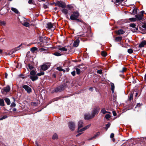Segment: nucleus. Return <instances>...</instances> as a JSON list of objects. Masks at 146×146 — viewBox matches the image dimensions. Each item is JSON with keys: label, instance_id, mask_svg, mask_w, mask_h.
Instances as JSON below:
<instances>
[{"label": "nucleus", "instance_id": "1", "mask_svg": "<svg viewBox=\"0 0 146 146\" xmlns=\"http://www.w3.org/2000/svg\"><path fill=\"white\" fill-rule=\"evenodd\" d=\"M79 15V13L78 12H74L70 17V19L72 20H78L79 21V20L77 18L78 17Z\"/></svg>", "mask_w": 146, "mask_h": 146}, {"label": "nucleus", "instance_id": "2", "mask_svg": "<svg viewBox=\"0 0 146 146\" xmlns=\"http://www.w3.org/2000/svg\"><path fill=\"white\" fill-rule=\"evenodd\" d=\"M54 4L56 6H58L62 8H64L66 7L65 3L62 1H56L54 3Z\"/></svg>", "mask_w": 146, "mask_h": 146}, {"label": "nucleus", "instance_id": "3", "mask_svg": "<svg viewBox=\"0 0 146 146\" xmlns=\"http://www.w3.org/2000/svg\"><path fill=\"white\" fill-rule=\"evenodd\" d=\"M129 26L130 27L133 28L132 29H131L133 32H135L138 30V27H136L135 24L134 23L130 24Z\"/></svg>", "mask_w": 146, "mask_h": 146}, {"label": "nucleus", "instance_id": "4", "mask_svg": "<svg viewBox=\"0 0 146 146\" xmlns=\"http://www.w3.org/2000/svg\"><path fill=\"white\" fill-rule=\"evenodd\" d=\"M23 88L28 93H30L32 92L31 88L27 85H24L23 86Z\"/></svg>", "mask_w": 146, "mask_h": 146}, {"label": "nucleus", "instance_id": "5", "mask_svg": "<svg viewBox=\"0 0 146 146\" xmlns=\"http://www.w3.org/2000/svg\"><path fill=\"white\" fill-rule=\"evenodd\" d=\"M68 126L70 129L72 131H73L75 128V125L74 123L72 122H69Z\"/></svg>", "mask_w": 146, "mask_h": 146}, {"label": "nucleus", "instance_id": "6", "mask_svg": "<svg viewBox=\"0 0 146 146\" xmlns=\"http://www.w3.org/2000/svg\"><path fill=\"white\" fill-rule=\"evenodd\" d=\"M21 23L23 25L26 27H29L30 26V24L26 19H24L23 21H21Z\"/></svg>", "mask_w": 146, "mask_h": 146}, {"label": "nucleus", "instance_id": "7", "mask_svg": "<svg viewBox=\"0 0 146 146\" xmlns=\"http://www.w3.org/2000/svg\"><path fill=\"white\" fill-rule=\"evenodd\" d=\"M50 67L49 65H47L46 64H43L41 66V69L44 71L46 70Z\"/></svg>", "mask_w": 146, "mask_h": 146}, {"label": "nucleus", "instance_id": "8", "mask_svg": "<svg viewBox=\"0 0 146 146\" xmlns=\"http://www.w3.org/2000/svg\"><path fill=\"white\" fill-rule=\"evenodd\" d=\"M146 46V41L144 40L142 41L139 44V48H142L145 46Z\"/></svg>", "mask_w": 146, "mask_h": 146}, {"label": "nucleus", "instance_id": "9", "mask_svg": "<svg viewBox=\"0 0 146 146\" xmlns=\"http://www.w3.org/2000/svg\"><path fill=\"white\" fill-rule=\"evenodd\" d=\"M92 115H90V114H86L84 115V118L86 120H89L90 119L93 118Z\"/></svg>", "mask_w": 146, "mask_h": 146}, {"label": "nucleus", "instance_id": "10", "mask_svg": "<svg viewBox=\"0 0 146 146\" xmlns=\"http://www.w3.org/2000/svg\"><path fill=\"white\" fill-rule=\"evenodd\" d=\"M10 90V88L9 86H7L4 87L3 89V90L6 92H9Z\"/></svg>", "mask_w": 146, "mask_h": 146}, {"label": "nucleus", "instance_id": "11", "mask_svg": "<svg viewBox=\"0 0 146 146\" xmlns=\"http://www.w3.org/2000/svg\"><path fill=\"white\" fill-rule=\"evenodd\" d=\"M80 42L79 40L78 39H76L73 43V46L74 47H77Z\"/></svg>", "mask_w": 146, "mask_h": 146}, {"label": "nucleus", "instance_id": "12", "mask_svg": "<svg viewBox=\"0 0 146 146\" xmlns=\"http://www.w3.org/2000/svg\"><path fill=\"white\" fill-rule=\"evenodd\" d=\"M99 111V110L98 109H96L94 110L93 111L92 114V117H94L96 114L98 113Z\"/></svg>", "mask_w": 146, "mask_h": 146}, {"label": "nucleus", "instance_id": "13", "mask_svg": "<svg viewBox=\"0 0 146 146\" xmlns=\"http://www.w3.org/2000/svg\"><path fill=\"white\" fill-rule=\"evenodd\" d=\"M30 78L33 81L37 80L38 79V77L37 75L35 76H30Z\"/></svg>", "mask_w": 146, "mask_h": 146}, {"label": "nucleus", "instance_id": "14", "mask_svg": "<svg viewBox=\"0 0 146 146\" xmlns=\"http://www.w3.org/2000/svg\"><path fill=\"white\" fill-rule=\"evenodd\" d=\"M78 128H80L81 127L83 126V122L82 121H79L78 123Z\"/></svg>", "mask_w": 146, "mask_h": 146}, {"label": "nucleus", "instance_id": "15", "mask_svg": "<svg viewBox=\"0 0 146 146\" xmlns=\"http://www.w3.org/2000/svg\"><path fill=\"white\" fill-rule=\"evenodd\" d=\"M143 15H137L135 16V17L139 20H141Z\"/></svg>", "mask_w": 146, "mask_h": 146}, {"label": "nucleus", "instance_id": "16", "mask_svg": "<svg viewBox=\"0 0 146 146\" xmlns=\"http://www.w3.org/2000/svg\"><path fill=\"white\" fill-rule=\"evenodd\" d=\"M46 27L48 29H50L53 28V25L51 23H48L47 24Z\"/></svg>", "mask_w": 146, "mask_h": 146}, {"label": "nucleus", "instance_id": "17", "mask_svg": "<svg viewBox=\"0 0 146 146\" xmlns=\"http://www.w3.org/2000/svg\"><path fill=\"white\" fill-rule=\"evenodd\" d=\"M124 33V31L122 29H119L116 31V33L118 35L123 34Z\"/></svg>", "mask_w": 146, "mask_h": 146}, {"label": "nucleus", "instance_id": "18", "mask_svg": "<svg viewBox=\"0 0 146 146\" xmlns=\"http://www.w3.org/2000/svg\"><path fill=\"white\" fill-rule=\"evenodd\" d=\"M58 49L60 51H66L67 50V49L65 47H60L58 48Z\"/></svg>", "mask_w": 146, "mask_h": 146}, {"label": "nucleus", "instance_id": "19", "mask_svg": "<svg viewBox=\"0 0 146 146\" xmlns=\"http://www.w3.org/2000/svg\"><path fill=\"white\" fill-rule=\"evenodd\" d=\"M39 50H40V52L44 51L45 53H48V51L47 50V49H46L45 48H40Z\"/></svg>", "mask_w": 146, "mask_h": 146}, {"label": "nucleus", "instance_id": "20", "mask_svg": "<svg viewBox=\"0 0 146 146\" xmlns=\"http://www.w3.org/2000/svg\"><path fill=\"white\" fill-rule=\"evenodd\" d=\"M101 111V112L103 113V114H105L106 113H108L110 114V112L106 111L104 108L102 109Z\"/></svg>", "mask_w": 146, "mask_h": 146}, {"label": "nucleus", "instance_id": "21", "mask_svg": "<svg viewBox=\"0 0 146 146\" xmlns=\"http://www.w3.org/2000/svg\"><path fill=\"white\" fill-rule=\"evenodd\" d=\"M63 8V9L62 10V12L65 14H67L68 13V10L66 9Z\"/></svg>", "mask_w": 146, "mask_h": 146}, {"label": "nucleus", "instance_id": "22", "mask_svg": "<svg viewBox=\"0 0 146 146\" xmlns=\"http://www.w3.org/2000/svg\"><path fill=\"white\" fill-rule=\"evenodd\" d=\"M4 100L7 105H9L10 104V101L9 99L6 98L4 99Z\"/></svg>", "mask_w": 146, "mask_h": 146}, {"label": "nucleus", "instance_id": "23", "mask_svg": "<svg viewBox=\"0 0 146 146\" xmlns=\"http://www.w3.org/2000/svg\"><path fill=\"white\" fill-rule=\"evenodd\" d=\"M14 52V50H11L10 51H7L6 52V54L8 55H10L12 54H13Z\"/></svg>", "mask_w": 146, "mask_h": 146}, {"label": "nucleus", "instance_id": "24", "mask_svg": "<svg viewBox=\"0 0 146 146\" xmlns=\"http://www.w3.org/2000/svg\"><path fill=\"white\" fill-rule=\"evenodd\" d=\"M11 10L16 13L18 14L19 13L17 9L15 8L12 7L11 8Z\"/></svg>", "mask_w": 146, "mask_h": 146}, {"label": "nucleus", "instance_id": "25", "mask_svg": "<svg viewBox=\"0 0 146 146\" xmlns=\"http://www.w3.org/2000/svg\"><path fill=\"white\" fill-rule=\"evenodd\" d=\"M38 48L36 47H33L31 48V51L33 52H34L35 51L37 50Z\"/></svg>", "mask_w": 146, "mask_h": 146}, {"label": "nucleus", "instance_id": "26", "mask_svg": "<svg viewBox=\"0 0 146 146\" xmlns=\"http://www.w3.org/2000/svg\"><path fill=\"white\" fill-rule=\"evenodd\" d=\"M57 69L59 71H63V72H64L65 71V70H64L60 66H59L57 68Z\"/></svg>", "mask_w": 146, "mask_h": 146}, {"label": "nucleus", "instance_id": "27", "mask_svg": "<svg viewBox=\"0 0 146 146\" xmlns=\"http://www.w3.org/2000/svg\"><path fill=\"white\" fill-rule=\"evenodd\" d=\"M36 74V72L34 70H32L31 72L30 73V74L32 76L35 75Z\"/></svg>", "mask_w": 146, "mask_h": 146}, {"label": "nucleus", "instance_id": "28", "mask_svg": "<svg viewBox=\"0 0 146 146\" xmlns=\"http://www.w3.org/2000/svg\"><path fill=\"white\" fill-rule=\"evenodd\" d=\"M58 137L57 134L56 133H55L53 135L52 138L53 139H57Z\"/></svg>", "mask_w": 146, "mask_h": 146}, {"label": "nucleus", "instance_id": "29", "mask_svg": "<svg viewBox=\"0 0 146 146\" xmlns=\"http://www.w3.org/2000/svg\"><path fill=\"white\" fill-rule=\"evenodd\" d=\"M53 54L57 56H59L62 55V54L61 53L58 52H55Z\"/></svg>", "mask_w": 146, "mask_h": 146}, {"label": "nucleus", "instance_id": "30", "mask_svg": "<svg viewBox=\"0 0 146 146\" xmlns=\"http://www.w3.org/2000/svg\"><path fill=\"white\" fill-rule=\"evenodd\" d=\"M122 37H117L115 38V40L117 41H120L121 40Z\"/></svg>", "mask_w": 146, "mask_h": 146}, {"label": "nucleus", "instance_id": "31", "mask_svg": "<svg viewBox=\"0 0 146 146\" xmlns=\"http://www.w3.org/2000/svg\"><path fill=\"white\" fill-rule=\"evenodd\" d=\"M0 105L3 106H4V100L2 99H1V100H0Z\"/></svg>", "mask_w": 146, "mask_h": 146}, {"label": "nucleus", "instance_id": "32", "mask_svg": "<svg viewBox=\"0 0 146 146\" xmlns=\"http://www.w3.org/2000/svg\"><path fill=\"white\" fill-rule=\"evenodd\" d=\"M110 113L107 114L105 115V118L106 119L108 120L111 117V116L110 115Z\"/></svg>", "mask_w": 146, "mask_h": 146}, {"label": "nucleus", "instance_id": "33", "mask_svg": "<svg viewBox=\"0 0 146 146\" xmlns=\"http://www.w3.org/2000/svg\"><path fill=\"white\" fill-rule=\"evenodd\" d=\"M91 125V124H89L86 126L84 127L83 128V129H85V130H86V129H88L90 127Z\"/></svg>", "mask_w": 146, "mask_h": 146}, {"label": "nucleus", "instance_id": "34", "mask_svg": "<svg viewBox=\"0 0 146 146\" xmlns=\"http://www.w3.org/2000/svg\"><path fill=\"white\" fill-rule=\"evenodd\" d=\"M61 88V86H59L58 88H57L55 90L56 92L61 91L62 90V89H60Z\"/></svg>", "mask_w": 146, "mask_h": 146}, {"label": "nucleus", "instance_id": "35", "mask_svg": "<svg viewBox=\"0 0 146 146\" xmlns=\"http://www.w3.org/2000/svg\"><path fill=\"white\" fill-rule=\"evenodd\" d=\"M35 1L33 0H29L28 3L29 4H34Z\"/></svg>", "mask_w": 146, "mask_h": 146}, {"label": "nucleus", "instance_id": "36", "mask_svg": "<svg viewBox=\"0 0 146 146\" xmlns=\"http://www.w3.org/2000/svg\"><path fill=\"white\" fill-rule=\"evenodd\" d=\"M111 90L113 92H114V86L113 83L111 84Z\"/></svg>", "mask_w": 146, "mask_h": 146}, {"label": "nucleus", "instance_id": "37", "mask_svg": "<svg viewBox=\"0 0 146 146\" xmlns=\"http://www.w3.org/2000/svg\"><path fill=\"white\" fill-rule=\"evenodd\" d=\"M101 55L105 57L107 55V54L106 52L105 51H102L101 53Z\"/></svg>", "mask_w": 146, "mask_h": 146}, {"label": "nucleus", "instance_id": "38", "mask_svg": "<svg viewBox=\"0 0 146 146\" xmlns=\"http://www.w3.org/2000/svg\"><path fill=\"white\" fill-rule=\"evenodd\" d=\"M76 73L77 74H79L80 73V70L78 68H76Z\"/></svg>", "mask_w": 146, "mask_h": 146}, {"label": "nucleus", "instance_id": "39", "mask_svg": "<svg viewBox=\"0 0 146 146\" xmlns=\"http://www.w3.org/2000/svg\"><path fill=\"white\" fill-rule=\"evenodd\" d=\"M126 70L127 68H126L124 67L123 68L122 70L120 71V72L121 73H123L126 71Z\"/></svg>", "mask_w": 146, "mask_h": 146}, {"label": "nucleus", "instance_id": "40", "mask_svg": "<svg viewBox=\"0 0 146 146\" xmlns=\"http://www.w3.org/2000/svg\"><path fill=\"white\" fill-rule=\"evenodd\" d=\"M44 74V72H42L39 73H38L37 74V76H40L41 75H43Z\"/></svg>", "mask_w": 146, "mask_h": 146}, {"label": "nucleus", "instance_id": "41", "mask_svg": "<svg viewBox=\"0 0 146 146\" xmlns=\"http://www.w3.org/2000/svg\"><path fill=\"white\" fill-rule=\"evenodd\" d=\"M129 20L131 21H135L136 20V19L135 18H131L129 19Z\"/></svg>", "mask_w": 146, "mask_h": 146}, {"label": "nucleus", "instance_id": "42", "mask_svg": "<svg viewBox=\"0 0 146 146\" xmlns=\"http://www.w3.org/2000/svg\"><path fill=\"white\" fill-rule=\"evenodd\" d=\"M127 52L131 54L133 52V50L132 49L130 48L128 50Z\"/></svg>", "mask_w": 146, "mask_h": 146}, {"label": "nucleus", "instance_id": "43", "mask_svg": "<svg viewBox=\"0 0 146 146\" xmlns=\"http://www.w3.org/2000/svg\"><path fill=\"white\" fill-rule=\"evenodd\" d=\"M5 25V23L4 21H0V25Z\"/></svg>", "mask_w": 146, "mask_h": 146}, {"label": "nucleus", "instance_id": "44", "mask_svg": "<svg viewBox=\"0 0 146 146\" xmlns=\"http://www.w3.org/2000/svg\"><path fill=\"white\" fill-rule=\"evenodd\" d=\"M85 130V129H83V128L81 129H80V128H79V129L78 128V132H82V131H84Z\"/></svg>", "mask_w": 146, "mask_h": 146}, {"label": "nucleus", "instance_id": "45", "mask_svg": "<svg viewBox=\"0 0 146 146\" xmlns=\"http://www.w3.org/2000/svg\"><path fill=\"white\" fill-rule=\"evenodd\" d=\"M137 13V10L136 9H134L133 10V13L134 14H135Z\"/></svg>", "mask_w": 146, "mask_h": 146}, {"label": "nucleus", "instance_id": "46", "mask_svg": "<svg viewBox=\"0 0 146 146\" xmlns=\"http://www.w3.org/2000/svg\"><path fill=\"white\" fill-rule=\"evenodd\" d=\"M133 98V94H131L129 97V100L130 101H131Z\"/></svg>", "mask_w": 146, "mask_h": 146}, {"label": "nucleus", "instance_id": "47", "mask_svg": "<svg viewBox=\"0 0 146 146\" xmlns=\"http://www.w3.org/2000/svg\"><path fill=\"white\" fill-rule=\"evenodd\" d=\"M28 67L29 68L30 70H32L33 68V67L32 65L30 64H29L28 65Z\"/></svg>", "mask_w": 146, "mask_h": 146}, {"label": "nucleus", "instance_id": "48", "mask_svg": "<svg viewBox=\"0 0 146 146\" xmlns=\"http://www.w3.org/2000/svg\"><path fill=\"white\" fill-rule=\"evenodd\" d=\"M7 117V115H4L2 117L0 118V120H2L3 119H5Z\"/></svg>", "mask_w": 146, "mask_h": 146}, {"label": "nucleus", "instance_id": "49", "mask_svg": "<svg viewBox=\"0 0 146 146\" xmlns=\"http://www.w3.org/2000/svg\"><path fill=\"white\" fill-rule=\"evenodd\" d=\"M110 124L109 123L107 124L106 125V130H107L110 127Z\"/></svg>", "mask_w": 146, "mask_h": 146}, {"label": "nucleus", "instance_id": "50", "mask_svg": "<svg viewBox=\"0 0 146 146\" xmlns=\"http://www.w3.org/2000/svg\"><path fill=\"white\" fill-rule=\"evenodd\" d=\"M100 134V133L99 132H98L96 135H95L94 137L93 138H95L96 137H98Z\"/></svg>", "mask_w": 146, "mask_h": 146}, {"label": "nucleus", "instance_id": "51", "mask_svg": "<svg viewBox=\"0 0 146 146\" xmlns=\"http://www.w3.org/2000/svg\"><path fill=\"white\" fill-rule=\"evenodd\" d=\"M75 73H76L75 71H73V72H72L71 73V74L73 76H74L75 75Z\"/></svg>", "mask_w": 146, "mask_h": 146}, {"label": "nucleus", "instance_id": "52", "mask_svg": "<svg viewBox=\"0 0 146 146\" xmlns=\"http://www.w3.org/2000/svg\"><path fill=\"white\" fill-rule=\"evenodd\" d=\"M97 73L99 74H101L102 73V70H99L97 71Z\"/></svg>", "mask_w": 146, "mask_h": 146}, {"label": "nucleus", "instance_id": "53", "mask_svg": "<svg viewBox=\"0 0 146 146\" xmlns=\"http://www.w3.org/2000/svg\"><path fill=\"white\" fill-rule=\"evenodd\" d=\"M142 27L145 29H146V24H144L142 25Z\"/></svg>", "mask_w": 146, "mask_h": 146}, {"label": "nucleus", "instance_id": "54", "mask_svg": "<svg viewBox=\"0 0 146 146\" xmlns=\"http://www.w3.org/2000/svg\"><path fill=\"white\" fill-rule=\"evenodd\" d=\"M114 137V134L113 133H111L110 135L111 138H112Z\"/></svg>", "mask_w": 146, "mask_h": 146}, {"label": "nucleus", "instance_id": "55", "mask_svg": "<svg viewBox=\"0 0 146 146\" xmlns=\"http://www.w3.org/2000/svg\"><path fill=\"white\" fill-rule=\"evenodd\" d=\"M113 115L114 116H115L116 115H117L115 111H113Z\"/></svg>", "mask_w": 146, "mask_h": 146}, {"label": "nucleus", "instance_id": "56", "mask_svg": "<svg viewBox=\"0 0 146 146\" xmlns=\"http://www.w3.org/2000/svg\"><path fill=\"white\" fill-rule=\"evenodd\" d=\"M93 90V89L92 87H91L89 88V90L90 91H92Z\"/></svg>", "mask_w": 146, "mask_h": 146}, {"label": "nucleus", "instance_id": "57", "mask_svg": "<svg viewBox=\"0 0 146 146\" xmlns=\"http://www.w3.org/2000/svg\"><path fill=\"white\" fill-rule=\"evenodd\" d=\"M67 7L69 9H70L72 7V6L70 5H68Z\"/></svg>", "mask_w": 146, "mask_h": 146}, {"label": "nucleus", "instance_id": "58", "mask_svg": "<svg viewBox=\"0 0 146 146\" xmlns=\"http://www.w3.org/2000/svg\"><path fill=\"white\" fill-rule=\"evenodd\" d=\"M121 1L120 0H116V2L117 3H119Z\"/></svg>", "mask_w": 146, "mask_h": 146}, {"label": "nucleus", "instance_id": "59", "mask_svg": "<svg viewBox=\"0 0 146 146\" xmlns=\"http://www.w3.org/2000/svg\"><path fill=\"white\" fill-rule=\"evenodd\" d=\"M82 133H78V134L77 135H76V137H78V136H79L80 135H81V134Z\"/></svg>", "mask_w": 146, "mask_h": 146}, {"label": "nucleus", "instance_id": "60", "mask_svg": "<svg viewBox=\"0 0 146 146\" xmlns=\"http://www.w3.org/2000/svg\"><path fill=\"white\" fill-rule=\"evenodd\" d=\"M141 105L140 104H137V105L136 106H140Z\"/></svg>", "mask_w": 146, "mask_h": 146}, {"label": "nucleus", "instance_id": "61", "mask_svg": "<svg viewBox=\"0 0 146 146\" xmlns=\"http://www.w3.org/2000/svg\"><path fill=\"white\" fill-rule=\"evenodd\" d=\"M7 74L6 73H5V77L6 78H7Z\"/></svg>", "mask_w": 146, "mask_h": 146}, {"label": "nucleus", "instance_id": "62", "mask_svg": "<svg viewBox=\"0 0 146 146\" xmlns=\"http://www.w3.org/2000/svg\"><path fill=\"white\" fill-rule=\"evenodd\" d=\"M38 46L39 47H40V43H38Z\"/></svg>", "mask_w": 146, "mask_h": 146}, {"label": "nucleus", "instance_id": "63", "mask_svg": "<svg viewBox=\"0 0 146 146\" xmlns=\"http://www.w3.org/2000/svg\"><path fill=\"white\" fill-rule=\"evenodd\" d=\"M3 52V50L1 49H0V53H2Z\"/></svg>", "mask_w": 146, "mask_h": 146}, {"label": "nucleus", "instance_id": "64", "mask_svg": "<svg viewBox=\"0 0 146 146\" xmlns=\"http://www.w3.org/2000/svg\"><path fill=\"white\" fill-rule=\"evenodd\" d=\"M144 78H145V80H146V74L145 75Z\"/></svg>", "mask_w": 146, "mask_h": 146}]
</instances>
